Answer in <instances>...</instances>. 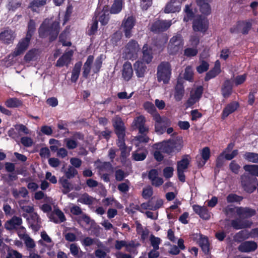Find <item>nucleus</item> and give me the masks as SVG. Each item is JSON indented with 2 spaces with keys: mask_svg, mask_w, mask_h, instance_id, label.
Wrapping results in <instances>:
<instances>
[{
  "mask_svg": "<svg viewBox=\"0 0 258 258\" xmlns=\"http://www.w3.org/2000/svg\"><path fill=\"white\" fill-rule=\"evenodd\" d=\"M156 146L157 149L161 152L169 154L176 153L182 148V139L180 137H177L172 140L163 141L157 144Z\"/></svg>",
  "mask_w": 258,
  "mask_h": 258,
  "instance_id": "nucleus-1",
  "label": "nucleus"
},
{
  "mask_svg": "<svg viewBox=\"0 0 258 258\" xmlns=\"http://www.w3.org/2000/svg\"><path fill=\"white\" fill-rule=\"evenodd\" d=\"M59 23L56 21L52 22L51 20L46 19L41 26L39 30V35L43 37L50 35V40H54L59 32Z\"/></svg>",
  "mask_w": 258,
  "mask_h": 258,
  "instance_id": "nucleus-2",
  "label": "nucleus"
},
{
  "mask_svg": "<svg viewBox=\"0 0 258 258\" xmlns=\"http://www.w3.org/2000/svg\"><path fill=\"white\" fill-rule=\"evenodd\" d=\"M93 60V56L89 55L84 63L83 67V76L84 77L86 78L88 77L91 69H92L94 73H97L99 71L102 63L101 58L100 57H98L92 66Z\"/></svg>",
  "mask_w": 258,
  "mask_h": 258,
  "instance_id": "nucleus-3",
  "label": "nucleus"
},
{
  "mask_svg": "<svg viewBox=\"0 0 258 258\" xmlns=\"http://www.w3.org/2000/svg\"><path fill=\"white\" fill-rule=\"evenodd\" d=\"M140 50V47L138 42L134 40H131L125 46L123 55L126 59L135 60L138 57V53Z\"/></svg>",
  "mask_w": 258,
  "mask_h": 258,
  "instance_id": "nucleus-4",
  "label": "nucleus"
},
{
  "mask_svg": "<svg viewBox=\"0 0 258 258\" xmlns=\"http://www.w3.org/2000/svg\"><path fill=\"white\" fill-rule=\"evenodd\" d=\"M171 75V66L168 62H162L157 69V78L158 82L168 83Z\"/></svg>",
  "mask_w": 258,
  "mask_h": 258,
  "instance_id": "nucleus-5",
  "label": "nucleus"
},
{
  "mask_svg": "<svg viewBox=\"0 0 258 258\" xmlns=\"http://www.w3.org/2000/svg\"><path fill=\"white\" fill-rule=\"evenodd\" d=\"M183 46V41L180 35L173 36L168 43L167 50L170 54H176L181 50Z\"/></svg>",
  "mask_w": 258,
  "mask_h": 258,
  "instance_id": "nucleus-6",
  "label": "nucleus"
},
{
  "mask_svg": "<svg viewBox=\"0 0 258 258\" xmlns=\"http://www.w3.org/2000/svg\"><path fill=\"white\" fill-rule=\"evenodd\" d=\"M136 23V19L133 16L125 17L122 20L121 28L126 38H130L132 36V30Z\"/></svg>",
  "mask_w": 258,
  "mask_h": 258,
  "instance_id": "nucleus-7",
  "label": "nucleus"
},
{
  "mask_svg": "<svg viewBox=\"0 0 258 258\" xmlns=\"http://www.w3.org/2000/svg\"><path fill=\"white\" fill-rule=\"evenodd\" d=\"M153 119L155 121V132L160 135L163 134L166 126L170 125V121L166 117H162L159 114H156Z\"/></svg>",
  "mask_w": 258,
  "mask_h": 258,
  "instance_id": "nucleus-8",
  "label": "nucleus"
},
{
  "mask_svg": "<svg viewBox=\"0 0 258 258\" xmlns=\"http://www.w3.org/2000/svg\"><path fill=\"white\" fill-rule=\"evenodd\" d=\"M251 26L252 23L251 20L239 22L230 28V31L232 33H241L245 35L248 34L249 31L251 28Z\"/></svg>",
  "mask_w": 258,
  "mask_h": 258,
  "instance_id": "nucleus-9",
  "label": "nucleus"
},
{
  "mask_svg": "<svg viewBox=\"0 0 258 258\" xmlns=\"http://www.w3.org/2000/svg\"><path fill=\"white\" fill-rule=\"evenodd\" d=\"M203 87L201 86L193 88L190 92L189 97L186 101L187 107H190L198 102L202 97Z\"/></svg>",
  "mask_w": 258,
  "mask_h": 258,
  "instance_id": "nucleus-10",
  "label": "nucleus"
},
{
  "mask_svg": "<svg viewBox=\"0 0 258 258\" xmlns=\"http://www.w3.org/2000/svg\"><path fill=\"white\" fill-rule=\"evenodd\" d=\"M193 29L195 31L204 32L208 28V20L202 16L196 17L193 22Z\"/></svg>",
  "mask_w": 258,
  "mask_h": 258,
  "instance_id": "nucleus-11",
  "label": "nucleus"
},
{
  "mask_svg": "<svg viewBox=\"0 0 258 258\" xmlns=\"http://www.w3.org/2000/svg\"><path fill=\"white\" fill-rule=\"evenodd\" d=\"M171 24L170 20H158L153 24L151 29L155 32H162L169 28Z\"/></svg>",
  "mask_w": 258,
  "mask_h": 258,
  "instance_id": "nucleus-12",
  "label": "nucleus"
},
{
  "mask_svg": "<svg viewBox=\"0 0 258 258\" xmlns=\"http://www.w3.org/2000/svg\"><path fill=\"white\" fill-rule=\"evenodd\" d=\"M48 217L50 220L55 223H61L66 220L64 214L58 209H55L48 214Z\"/></svg>",
  "mask_w": 258,
  "mask_h": 258,
  "instance_id": "nucleus-13",
  "label": "nucleus"
},
{
  "mask_svg": "<svg viewBox=\"0 0 258 258\" xmlns=\"http://www.w3.org/2000/svg\"><path fill=\"white\" fill-rule=\"evenodd\" d=\"M231 226L235 229L239 230L243 228L250 227L252 222L247 220H243L240 218H237L232 220L231 222Z\"/></svg>",
  "mask_w": 258,
  "mask_h": 258,
  "instance_id": "nucleus-14",
  "label": "nucleus"
},
{
  "mask_svg": "<svg viewBox=\"0 0 258 258\" xmlns=\"http://www.w3.org/2000/svg\"><path fill=\"white\" fill-rule=\"evenodd\" d=\"M30 39L29 36H28V37L26 36L24 39L21 40L18 44L15 50L14 51L13 55L16 56L23 53L27 48Z\"/></svg>",
  "mask_w": 258,
  "mask_h": 258,
  "instance_id": "nucleus-15",
  "label": "nucleus"
},
{
  "mask_svg": "<svg viewBox=\"0 0 258 258\" xmlns=\"http://www.w3.org/2000/svg\"><path fill=\"white\" fill-rule=\"evenodd\" d=\"M146 119L144 116L140 115L135 118L133 124L139 129V132L141 134H145L148 131V127L145 125Z\"/></svg>",
  "mask_w": 258,
  "mask_h": 258,
  "instance_id": "nucleus-16",
  "label": "nucleus"
},
{
  "mask_svg": "<svg viewBox=\"0 0 258 258\" xmlns=\"http://www.w3.org/2000/svg\"><path fill=\"white\" fill-rule=\"evenodd\" d=\"M73 52L72 50H69L64 53L57 60L55 66L58 67H62L68 66L71 62Z\"/></svg>",
  "mask_w": 258,
  "mask_h": 258,
  "instance_id": "nucleus-17",
  "label": "nucleus"
},
{
  "mask_svg": "<svg viewBox=\"0 0 258 258\" xmlns=\"http://www.w3.org/2000/svg\"><path fill=\"white\" fill-rule=\"evenodd\" d=\"M113 125L117 135L120 136V137H122L123 135H125L124 123L119 117L115 116L113 119Z\"/></svg>",
  "mask_w": 258,
  "mask_h": 258,
  "instance_id": "nucleus-18",
  "label": "nucleus"
},
{
  "mask_svg": "<svg viewBox=\"0 0 258 258\" xmlns=\"http://www.w3.org/2000/svg\"><path fill=\"white\" fill-rule=\"evenodd\" d=\"M28 222L34 231H38L41 228V219L36 213H32L30 218L28 219Z\"/></svg>",
  "mask_w": 258,
  "mask_h": 258,
  "instance_id": "nucleus-19",
  "label": "nucleus"
},
{
  "mask_svg": "<svg viewBox=\"0 0 258 258\" xmlns=\"http://www.w3.org/2000/svg\"><path fill=\"white\" fill-rule=\"evenodd\" d=\"M180 3L177 0H171L165 6L164 12L165 13H173L178 12L180 10Z\"/></svg>",
  "mask_w": 258,
  "mask_h": 258,
  "instance_id": "nucleus-20",
  "label": "nucleus"
},
{
  "mask_svg": "<svg viewBox=\"0 0 258 258\" xmlns=\"http://www.w3.org/2000/svg\"><path fill=\"white\" fill-rule=\"evenodd\" d=\"M15 32L11 29H6L0 34V39L5 43H12L15 38Z\"/></svg>",
  "mask_w": 258,
  "mask_h": 258,
  "instance_id": "nucleus-21",
  "label": "nucleus"
},
{
  "mask_svg": "<svg viewBox=\"0 0 258 258\" xmlns=\"http://www.w3.org/2000/svg\"><path fill=\"white\" fill-rule=\"evenodd\" d=\"M133 75V70L131 63L128 61L125 62L122 67V77L125 81H128L132 78Z\"/></svg>",
  "mask_w": 258,
  "mask_h": 258,
  "instance_id": "nucleus-22",
  "label": "nucleus"
},
{
  "mask_svg": "<svg viewBox=\"0 0 258 258\" xmlns=\"http://www.w3.org/2000/svg\"><path fill=\"white\" fill-rule=\"evenodd\" d=\"M257 244L252 241L244 242L238 246L239 251L243 252H249L254 251L257 248Z\"/></svg>",
  "mask_w": 258,
  "mask_h": 258,
  "instance_id": "nucleus-23",
  "label": "nucleus"
},
{
  "mask_svg": "<svg viewBox=\"0 0 258 258\" xmlns=\"http://www.w3.org/2000/svg\"><path fill=\"white\" fill-rule=\"evenodd\" d=\"M152 48L147 44L144 45L142 48V60L146 63L151 62L153 59Z\"/></svg>",
  "mask_w": 258,
  "mask_h": 258,
  "instance_id": "nucleus-24",
  "label": "nucleus"
},
{
  "mask_svg": "<svg viewBox=\"0 0 258 258\" xmlns=\"http://www.w3.org/2000/svg\"><path fill=\"white\" fill-rule=\"evenodd\" d=\"M192 209L194 212L198 214L201 218L205 220L210 218V213L206 207L194 205L192 206Z\"/></svg>",
  "mask_w": 258,
  "mask_h": 258,
  "instance_id": "nucleus-25",
  "label": "nucleus"
},
{
  "mask_svg": "<svg viewBox=\"0 0 258 258\" xmlns=\"http://www.w3.org/2000/svg\"><path fill=\"white\" fill-rule=\"evenodd\" d=\"M236 214L241 218H248L255 214V210L248 208L237 207Z\"/></svg>",
  "mask_w": 258,
  "mask_h": 258,
  "instance_id": "nucleus-26",
  "label": "nucleus"
},
{
  "mask_svg": "<svg viewBox=\"0 0 258 258\" xmlns=\"http://www.w3.org/2000/svg\"><path fill=\"white\" fill-rule=\"evenodd\" d=\"M220 62L219 60H217L215 63L214 68L206 74L205 80L206 81H208L209 80L215 78L220 73Z\"/></svg>",
  "mask_w": 258,
  "mask_h": 258,
  "instance_id": "nucleus-27",
  "label": "nucleus"
},
{
  "mask_svg": "<svg viewBox=\"0 0 258 258\" xmlns=\"http://www.w3.org/2000/svg\"><path fill=\"white\" fill-rule=\"evenodd\" d=\"M22 223L21 218L14 216L11 220L8 221L5 224V228L8 230L16 228L18 226H21Z\"/></svg>",
  "mask_w": 258,
  "mask_h": 258,
  "instance_id": "nucleus-28",
  "label": "nucleus"
},
{
  "mask_svg": "<svg viewBox=\"0 0 258 258\" xmlns=\"http://www.w3.org/2000/svg\"><path fill=\"white\" fill-rule=\"evenodd\" d=\"M134 67L138 77L142 78L144 77L147 68L143 62L140 60L137 61L134 63Z\"/></svg>",
  "mask_w": 258,
  "mask_h": 258,
  "instance_id": "nucleus-29",
  "label": "nucleus"
},
{
  "mask_svg": "<svg viewBox=\"0 0 258 258\" xmlns=\"http://www.w3.org/2000/svg\"><path fill=\"white\" fill-rule=\"evenodd\" d=\"M185 93L184 87L183 85L179 83H178L174 89V98L176 101H181Z\"/></svg>",
  "mask_w": 258,
  "mask_h": 258,
  "instance_id": "nucleus-30",
  "label": "nucleus"
},
{
  "mask_svg": "<svg viewBox=\"0 0 258 258\" xmlns=\"http://www.w3.org/2000/svg\"><path fill=\"white\" fill-rule=\"evenodd\" d=\"M241 185L247 192H252L255 189V187L250 185V180L248 175L243 174L241 176Z\"/></svg>",
  "mask_w": 258,
  "mask_h": 258,
  "instance_id": "nucleus-31",
  "label": "nucleus"
},
{
  "mask_svg": "<svg viewBox=\"0 0 258 258\" xmlns=\"http://www.w3.org/2000/svg\"><path fill=\"white\" fill-rule=\"evenodd\" d=\"M238 103L236 102H232L227 105L223 110L222 118L225 119L230 114L235 111L238 107Z\"/></svg>",
  "mask_w": 258,
  "mask_h": 258,
  "instance_id": "nucleus-32",
  "label": "nucleus"
},
{
  "mask_svg": "<svg viewBox=\"0 0 258 258\" xmlns=\"http://www.w3.org/2000/svg\"><path fill=\"white\" fill-rule=\"evenodd\" d=\"M12 194L16 199L21 198H25L28 195V191L24 187H21L19 189L13 188L12 189Z\"/></svg>",
  "mask_w": 258,
  "mask_h": 258,
  "instance_id": "nucleus-33",
  "label": "nucleus"
},
{
  "mask_svg": "<svg viewBox=\"0 0 258 258\" xmlns=\"http://www.w3.org/2000/svg\"><path fill=\"white\" fill-rule=\"evenodd\" d=\"M82 66V63L81 61H78L75 63L72 73V76L71 79L72 82H76L78 79Z\"/></svg>",
  "mask_w": 258,
  "mask_h": 258,
  "instance_id": "nucleus-34",
  "label": "nucleus"
},
{
  "mask_svg": "<svg viewBox=\"0 0 258 258\" xmlns=\"http://www.w3.org/2000/svg\"><path fill=\"white\" fill-rule=\"evenodd\" d=\"M47 2V0H33L30 4L29 8L32 11L38 12L40 8L44 6Z\"/></svg>",
  "mask_w": 258,
  "mask_h": 258,
  "instance_id": "nucleus-35",
  "label": "nucleus"
},
{
  "mask_svg": "<svg viewBox=\"0 0 258 258\" xmlns=\"http://www.w3.org/2000/svg\"><path fill=\"white\" fill-rule=\"evenodd\" d=\"M59 183L61 184L62 192L64 194L69 192L72 189L71 184L69 182L68 180L65 178L61 177L59 180Z\"/></svg>",
  "mask_w": 258,
  "mask_h": 258,
  "instance_id": "nucleus-36",
  "label": "nucleus"
},
{
  "mask_svg": "<svg viewBox=\"0 0 258 258\" xmlns=\"http://www.w3.org/2000/svg\"><path fill=\"white\" fill-rule=\"evenodd\" d=\"M201 154L203 161L198 163L199 167L203 166L210 157V150L209 147H204L201 151Z\"/></svg>",
  "mask_w": 258,
  "mask_h": 258,
  "instance_id": "nucleus-37",
  "label": "nucleus"
},
{
  "mask_svg": "<svg viewBox=\"0 0 258 258\" xmlns=\"http://www.w3.org/2000/svg\"><path fill=\"white\" fill-rule=\"evenodd\" d=\"M5 104L9 108H17L22 105V102L17 98H11L6 101Z\"/></svg>",
  "mask_w": 258,
  "mask_h": 258,
  "instance_id": "nucleus-38",
  "label": "nucleus"
},
{
  "mask_svg": "<svg viewBox=\"0 0 258 258\" xmlns=\"http://www.w3.org/2000/svg\"><path fill=\"white\" fill-rule=\"evenodd\" d=\"M122 0H114L110 9L111 14H118L122 10Z\"/></svg>",
  "mask_w": 258,
  "mask_h": 258,
  "instance_id": "nucleus-39",
  "label": "nucleus"
},
{
  "mask_svg": "<svg viewBox=\"0 0 258 258\" xmlns=\"http://www.w3.org/2000/svg\"><path fill=\"white\" fill-rule=\"evenodd\" d=\"M194 70L191 66H187L184 70V73L183 74V78L190 82L194 81Z\"/></svg>",
  "mask_w": 258,
  "mask_h": 258,
  "instance_id": "nucleus-40",
  "label": "nucleus"
},
{
  "mask_svg": "<svg viewBox=\"0 0 258 258\" xmlns=\"http://www.w3.org/2000/svg\"><path fill=\"white\" fill-rule=\"evenodd\" d=\"M189 163L187 157H185L177 162V171L184 172Z\"/></svg>",
  "mask_w": 258,
  "mask_h": 258,
  "instance_id": "nucleus-41",
  "label": "nucleus"
},
{
  "mask_svg": "<svg viewBox=\"0 0 258 258\" xmlns=\"http://www.w3.org/2000/svg\"><path fill=\"white\" fill-rule=\"evenodd\" d=\"M95 20L97 22L99 21L102 25H106L109 20L108 15L106 14L104 11H101L97 15L96 14Z\"/></svg>",
  "mask_w": 258,
  "mask_h": 258,
  "instance_id": "nucleus-42",
  "label": "nucleus"
},
{
  "mask_svg": "<svg viewBox=\"0 0 258 258\" xmlns=\"http://www.w3.org/2000/svg\"><path fill=\"white\" fill-rule=\"evenodd\" d=\"M137 233L141 235V239L143 241L148 238L149 235V230L147 228H143L140 224L137 227Z\"/></svg>",
  "mask_w": 258,
  "mask_h": 258,
  "instance_id": "nucleus-43",
  "label": "nucleus"
},
{
  "mask_svg": "<svg viewBox=\"0 0 258 258\" xmlns=\"http://www.w3.org/2000/svg\"><path fill=\"white\" fill-rule=\"evenodd\" d=\"M38 51L37 49H31L29 50L25 55L24 59L26 61H30L35 60L38 56Z\"/></svg>",
  "mask_w": 258,
  "mask_h": 258,
  "instance_id": "nucleus-44",
  "label": "nucleus"
},
{
  "mask_svg": "<svg viewBox=\"0 0 258 258\" xmlns=\"http://www.w3.org/2000/svg\"><path fill=\"white\" fill-rule=\"evenodd\" d=\"M140 245V243L136 240L126 241L125 250L129 252H134Z\"/></svg>",
  "mask_w": 258,
  "mask_h": 258,
  "instance_id": "nucleus-45",
  "label": "nucleus"
},
{
  "mask_svg": "<svg viewBox=\"0 0 258 258\" xmlns=\"http://www.w3.org/2000/svg\"><path fill=\"white\" fill-rule=\"evenodd\" d=\"M243 157L248 162L258 163L257 153L246 152L244 154Z\"/></svg>",
  "mask_w": 258,
  "mask_h": 258,
  "instance_id": "nucleus-46",
  "label": "nucleus"
},
{
  "mask_svg": "<svg viewBox=\"0 0 258 258\" xmlns=\"http://www.w3.org/2000/svg\"><path fill=\"white\" fill-rule=\"evenodd\" d=\"M232 86L230 82L227 80L225 82L224 87L222 89V94L225 97H228L232 92Z\"/></svg>",
  "mask_w": 258,
  "mask_h": 258,
  "instance_id": "nucleus-47",
  "label": "nucleus"
},
{
  "mask_svg": "<svg viewBox=\"0 0 258 258\" xmlns=\"http://www.w3.org/2000/svg\"><path fill=\"white\" fill-rule=\"evenodd\" d=\"M199 242L203 251L205 253H208L209 249V244L208 238L206 237L201 236Z\"/></svg>",
  "mask_w": 258,
  "mask_h": 258,
  "instance_id": "nucleus-48",
  "label": "nucleus"
},
{
  "mask_svg": "<svg viewBox=\"0 0 258 258\" xmlns=\"http://www.w3.org/2000/svg\"><path fill=\"white\" fill-rule=\"evenodd\" d=\"M144 107L145 109L149 113L152 115L153 117L154 118V115L156 114H159L157 111L154 105V104L150 102H146L144 104Z\"/></svg>",
  "mask_w": 258,
  "mask_h": 258,
  "instance_id": "nucleus-49",
  "label": "nucleus"
},
{
  "mask_svg": "<svg viewBox=\"0 0 258 258\" xmlns=\"http://www.w3.org/2000/svg\"><path fill=\"white\" fill-rule=\"evenodd\" d=\"M200 7L201 12L205 15H208L211 14V9L209 3H204L202 4H197Z\"/></svg>",
  "mask_w": 258,
  "mask_h": 258,
  "instance_id": "nucleus-50",
  "label": "nucleus"
},
{
  "mask_svg": "<svg viewBox=\"0 0 258 258\" xmlns=\"http://www.w3.org/2000/svg\"><path fill=\"white\" fill-rule=\"evenodd\" d=\"M243 169L250 174L258 176V165H246Z\"/></svg>",
  "mask_w": 258,
  "mask_h": 258,
  "instance_id": "nucleus-51",
  "label": "nucleus"
},
{
  "mask_svg": "<svg viewBox=\"0 0 258 258\" xmlns=\"http://www.w3.org/2000/svg\"><path fill=\"white\" fill-rule=\"evenodd\" d=\"M25 202L26 201L25 200H20L18 202L21 209L27 213L32 214L34 210L33 207L31 205H25Z\"/></svg>",
  "mask_w": 258,
  "mask_h": 258,
  "instance_id": "nucleus-52",
  "label": "nucleus"
},
{
  "mask_svg": "<svg viewBox=\"0 0 258 258\" xmlns=\"http://www.w3.org/2000/svg\"><path fill=\"white\" fill-rule=\"evenodd\" d=\"M78 201L84 204L90 205L93 203V198L88 194H84L79 198Z\"/></svg>",
  "mask_w": 258,
  "mask_h": 258,
  "instance_id": "nucleus-53",
  "label": "nucleus"
},
{
  "mask_svg": "<svg viewBox=\"0 0 258 258\" xmlns=\"http://www.w3.org/2000/svg\"><path fill=\"white\" fill-rule=\"evenodd\" d=\"M150 241L151 246L153 248L159 249V244L161 243L162 240L158 237L151 234L150 236Z\"/></svg>",
  "mask_w": 258,
  "mask_h": 258,
  "instance_id": "nucleus-54",
  "label": "nucleus"
},
{
  "mask_svg": "<svg viewBox=\"0 0 258 258\" xmlns=\"http://www.w3.org/2000/svg\"><path fill=\"white\" fill-rule=\"evenodd\" d=\"M22 237L23 238L22 239L28 248H32L35 246V243L34 240L31 238L28 235H23V234H21Z\"/></svg>",
  "mask_w": 258,
  "mask_h": 258,
  "instance_id": "nucleus-55",
  "label": "nucleus"
},
{
  "mask_svg": "<svg viewBox=\"0 0 258 258\" xmlns=\"http://www.w3.org/2000/svg\"><path fill=\"white\" fill-rule=\"evenodd\" d=\"M135 209L144 213V210H153L152 202H148L147 203H144L141 205L140 207L139 206H135Z\"/></svg>",
  "mask_w": 258,
  "mask_h": 258,
  "instance_id": "nucleus-56",
  "label": "nucleus"
},
{
  "mask_svg": "<svg viewBox=\"0 0 258 258\" xmlns=\"http://www.w3.org/2000/svg\"><path fill=\"white\" fill-rule=\"evenodd\" d=\"M64 142L69 149H74L78 146V142L74 138L66 139Z\"/></svg>",
  "mask_w": 258,
  "mask_h": 258,
  "instance_id": "nucleus-57",
  "label": "nucleus"
},
{
  "mask_svg": "<svg viewBox=\"0 0 258 258\" xmlns=\"http://www.w3.org/2000/svg\"><path fill=\"white\" fill-rule=\"evenodd\" d=\"M20 6L21 4L17 0H9L7 8L9 11H15Z\"/></svg>",
  "mask_w": 258,
  "mask_h": 258,
  "instance_id": "nucleus-58",
  "label": "nucleus"
},
{
  "mask_svg": "<svg viewBox=\"0 0 258 258\" xmlns=\"http://www.w3.org/2000/svg\"><path fill=\"white\" fill-rule=\"evenodd\" d=\"M146 152H139L136 151L133 153V157L136 161H143L146 157Z\"/></svg>",
  "mask_w": 258,
  "mask_h": 258,
  "instance_id": "nucleus-59",
  "label": "nucleus"
},
{
  "mask_svg": "<svg viewBox=\"0 0 258 258\" xmlns=\"http://www.w3.org/2000/svg\"><path fill=\"white\" fill-rule=\"evenodd\" d=\"M77 174V170L72 166H70L65 172L66 176L69 179L74 177Z\"/></svg>",
  "mask_w": 258,
  "mask_h": 258,
  "instance_id": "nucleus-60",
  "label": "nucleus"
},
{
  "mask_svg": "<svg viewBox=\"0 0 258 258\" xmlns=\"http://www.w3.org/2000/svg\"><path fill=\"white\" fill-rule=\"evenodd\" d=\"M209 67L208 63L203 60L201 61V64L197 67V71L199 73L201 74L207 71L209 69Z\"/></svg>",
  "mask_w": 258,
  "mask_h": 258,
  "instance_id": "nucleus-61",
  "label": "nucleus"
},
{
  "mask_svg": "<svg viewBox=\"0 0 258 258\" xmlns=\"http://www.w3.org/2000/svg\"><path fill=\"white\" fill-rule=\"evenodd\" d=\"M153 188L150 186H148L144 188L142 192V196L145 199L150 198L153 195Z\"/></svg>",
  "mask_w": 258,
  "mask_h": 258,
  "instance_id": "nucleus-62",
  "label": "nucleus"
},
{
  "mask_svg": "<svg viewBox=\"0 0 258 258\" xmlns=\"http://www.w3.org/2000/svg\"><path fill=\"white\" fill-rule=\"evenodd\" d=\"M198 53V50L195 48H187L184 51V55L187 57L196 56Z\"/></svg>",
  "mask_w": 258,
  "mask_h": 258,
  "instance_id": "nucleus-63",
  "label": "nucleus"
},
{
  "mask_svg": "<svg viewBox=\"0 0 258 258\" xmlns=\"http://www.w3.org/2000/svg\"><path fill=\"white\" fill-rule=\"evenodd\" d=\"M22 255L18 251L13 249H9L6 258H22Z\"/></svg>",
  "mask_w": 258,
  "mask_h": 258,
  "instance_id": "nucleus-64",
  "label": "nucleus"
}]
</instances>
